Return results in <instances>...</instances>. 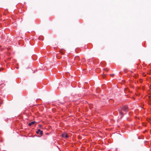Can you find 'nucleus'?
<instances>
[{"instance_id": "nucleus-1", "label": "nucleus", "mask_w": 151, "mask_h": 151, "mask_svg": "<svg viewBox=\"0 0 151 151\" xmlns=\"http://www.w3.org/2000/svg\"><path fill=\"white\" fill-rule=\"evenodd\" d=\"M128 107L127 106H123L121 108V110H119V111L120 114L121 115V117H122L124 115V113L123 111H124L126 112L128 111Z\"/></svg>"}, {"instance_id": "nucleus-2", "label": "nucleus", "mask_w": 151, "mask_h": 151, "mask_svg": "<svg viewBox=\"0 0 151 151\" xmlns=\"http://www.w3.org/2000/svg\"><path fill=\"white\" fill-rule=\"evenodd\" d=\"M36 133L37 134H40L41 135H42L43 134V132L42 131H41L40 130L38 129L36 132Z\"/></svg>"}, {"instance_id": "nucleus-3", "label": "nucleus", "mask_w": 151, "mask_h": 151, "mask_svg": "<svg viewBox=\"0 0 151 151\" xmlns=\"http://www.w3.org/2000/svg\"><path fill=\"white\" fill-rule=\"evenodd\" d=\"M62 135V137L63 138H66L68 137V135L66 132L63 133Z\"/></svg>"}, {"instance_id": "nucleus-4", "label": "nucleus", "mask_w": 151, "mask_h": 151, "mask_svg": "<svg viewBox=\"0 0 151 151\" xmlns=\"http://www.w3.org/2000/svg\"><path fill=\"white\" fill-rule=\"evenodd\" d=\"M35 121H32L30 123H29V124H28V125L29 126H31L32 125H33L35 123Z\"/></svg>"}, {"instance_id": "nucleus-5", "label": "nucleus", "mask_w": 151, "mask_h": 151, "mask_svg": "<svg viewBox=\"0 0 151 151\" xmlns=\"http://www.w3.org/2000/svg\"><path fill=\"white\" fill-rule=\"evenodd\" d=\"M104 70L105 71H109V69L108 68H105L104 69Z\"/></svg>"}, {"instance_id": "nucleus-6", "label": "nucleus", "mask_w": 151, "mask_h": 151, "mask_svg": "<svg viewBox=\"0 0 151 151\" xmlns=\"http://www.w3.org/2000/svg\"><path fill=\"white\" fill-rule=\"evenodd\" d=\"M79 58L78 56H76L75 58V59L76 60H79Z\"/></svg>"}, {"instance_id": "nucleus-7", "label": "nucleus", "mask_w": 151, "mask_h": 151, "mask_svg": "<svg viewBox=\"0 0 151 151\" xmlns=\"http://www.w3.org/2000/svg\"><path fill=\"white\" fill-rule=\"evenodd\" d=\"M114 75V74H112L110 75V76L111 77H113Z\"/></svg>"}, {"instance_id": "nucleus-8", "label": "nucleus", "mask_w": 151, "mask_h": 151, "mask_svg": "<svg viewBox=\"0 0 151 151\" xmlns=\"http://www.w3.org/2000/svg\"><path fill=\"white\" fill-rule=\"evenodd\" d=\"M39 126L40 127H41L42 126L41 125H39Z\"/></svg>"}, {"instance_id": "nucleus-9", "label": "nucleus", "mask_w": 151, "mask_h": 151, "mask_svg": "<svg viewBox=\"0 0 151 151\" xmlns=\"http://www.w3.org/2000/svg\"><path fill=\"white\" fill-rule=\"evenodd\" d=\"M1 68H0V71H1Z\"/></svg>"}, {"instance_id": "nucleus-10", "label": "nucleus", "mask_w": 151, "mask_h": 151, "mask_svg": "<svg viewBox=\"0 0 151 151\" xmlns=\"http://www.w3.org/2000/svg\"><path fill=\"white\" fill-rule=\"evenodd\" d=\"M0 104H1V103H0Z\"/></svg>"}]
</instances>
